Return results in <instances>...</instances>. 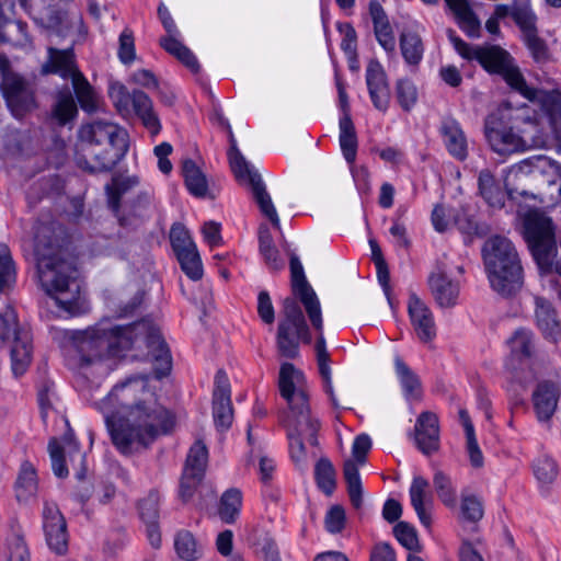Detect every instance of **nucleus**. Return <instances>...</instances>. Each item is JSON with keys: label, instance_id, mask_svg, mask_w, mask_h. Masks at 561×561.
Returning a JSON list of instances; mask_svg holds the SVG:
<instances>
[{"label": "nucleus", "instance_id": "nucleus-1", "mask_svg": "<svg viewBox=\"0 0 561 561\" xmlns=\"http://www.w3.org/2000/svg\"><path fill=\"white\" fill-rule=\"evenodd\" d=\"M112 397L128 410L126 417H107L113 444L123 454L133 453L136 446L148 447L175 426L174 414L158 403L153 393L138 378H128L114 386Z\"/></svg>", "mask_w": 561, "mask_h": 561}, {"label": "nucleus", "instance_id": "nucleus-2", "mask_svg": "<svg viewBox=\"0 0 561 561\" xmlns=\"http://www.w3.org/2000/svg\"><path fill=\"white\" fill-rule=\"evenodd\" d=\"M64 228L55 222L38 221L35 226L33 252L42 288L70 316L85 311L81 284L73 260L68 253Z\"/></svg>", "mask_w": 561, "mask_h": 561}, {"label": "nucleus", "instance_id": "nucleus-3", "mask_svg": "<svg viewBox=\"0 0 561 561\" xmlns=\"http://www.w3.org/2000/svg\"><path fill=\"white\" fill-rule=\"evenodd\" d=\"M305 375L290 363H284L279 369L278 388L280 396L286 400L289 412L283 419L287 428L289 451L295 462L306 458L304 439L310 445H318L320 422L311 415L309 394L304 387Z\"/></svg>", "mask_w": 561, "mask_h": 561}, {"label": "nucleus", "instance_id": "nucleus-4", "mask_svg": "<svg viewBox=\"0 0 561 561\" xmlns=\"http://www.w3.org/2000/svg\"><path fill=\"white\" fill-rule=\"evenodd\" d=\"M476 60L486 72L500 76L512 90L531 103L538 104L542 115L549 122L552 134H561V92L559 90L547 91L529 87L513 56L499 45L481 46L476 54Z\"/></svg>", "mask_w": 561, "mask_h": 561}, {"label": "nucleus", "instance_id": "nucleus-5", "mask_svg": "<svg viewBox=\"0 0 561 561\" xmlns=\"http://www.w3.org/2000/svg\"><path fill=\"white\" fill-rule=\"evenodd\" d=\"M482 259L491 288L500 296H515L524 285V268L513 242L490 237L482 247Z\"/></svg>", "mask_w": 561, "mask_h": 561}, {"label": "nucleus", "instance_id": "nucleus-6", "mask_svg": "<svg viewBox=\"0 0 561 561\" xmlns=\"http://www.w3.org/2000/svg\"><path fill=\"white\" fill-rule=\"evenodd\" d=\"M289 268L291 291L295 296L294 298H298L301 301L312 327L320 332L316 343V353L323 390L329 396L333 408L339 409L341 405L334 394L331 379L330 354L327 350L325 340L322 334V314L319 299L306 278L302 264L298 256H290Z\"/></svg>", "mask_w": 561, "mask_h": 561}, {"label": "nucleus", "instance_id": "nucleus-7", "mask_svg": "<svg viewBox=\"0 0 561 561\" xmlns=\"http://www.w3.org/2000/svg\"><path fill=\"white\" fill-rule=\"evenodd\" d=\"M114 341L110 343L111 348L118 351L130 350L139 336L145 337L148 348L147 358L153 363V374L157 379H162L172 368L170 350L162 339V335L150 321L141 320L126 327H114L111 330Z\"/></svg>", "mask_w": 561, "mask_h": 561}, {"label": "nucleus", "instance_id": "nucleus-8", "mask_svg": "<svg viewBox=\"0 0 561 561\" xmlns=\"http://www.w3.org/2000/svg\"><path fill=\"white\" fill-rule=\"evenodd\" d=\"M42 75H58L64 80L70 79L79 106L92 114L100 108V95L79 69L73 48L59 49L48 47L47 59L41 67Z\"/></svg>", "mask_w": 561, "mask_h": 561}, {"label": "nucleus", "instance_id": "nucleus-9", "mask_svg": "<svg viewBox=\"0 0 561 561\" xmlns=\"http://www.w3.org/2000/svg\"><path fill=\"white\" fill-rule=\"evenodd\" d=\"M524 237L540 271L552 272L558 254L556 228L552 219L539 210H530L524 218Z\"/></svg>", "mask_w": 561, "mask_h": 561}, {"label": "nucleus", "instance_id": "nucleus-10", "mask_svg": "<svg viewBox=\"0 0 561 561\" xmlns=\"http://www.w3.org/2000/svg\"><path fill=\"white\" fill-rule=\"evenodd\" d=\"M219 119L221 125L227 128L229 134L230 148L228 150V159L232 173L239 182H247L251 186L253 197L261 213L271 220L274 228L280 229L278 215L261 175L245 160L243 154L238 149L237 141L228 121L224 117H220Z\"/></svg>", "mask_w": 561, "mask_h": 561}, {"label": "nucleus", "instance_id": "nucleus-11", "mask_svg": "<svg viewBox=\"0 0 561 561\" xmlns=\"http://www.w3.org/2000/svg\"><path fill=\"white\" fill-rule=\"evenodd\" d=\"M311 333L296 298L286 297L276 332V347L279 356L295 359L299 355L300 343L310 344Z\"/></svg>", "mask_w": 561, "mask_h": 561}, {"label": "nucleus", "instance_id": "nucleus-12", "mask_svg": "<svg viewBox=\"0 0 561 561\" xmlns=\"http://www.w3.org/2000/svg\"><path fill=\"white\" fill-rule=\"evenodd\" d=\"M12 339L11 367L15 377L22 376L32 360V344L27 332L19 329L18 316L13 308L0 312V344Z\"/></svg>", "mask_w": 561, "mask_h": 561}, {"label": "nucleus", "instance_id": "nucleus-13", "mask_svg": "<svg viewBox=\"0 0 561 561\" xmlns=\"http://www.w3.org/2000/svg\"><path fill=\"white\" fill-rule=\"evenodd\" d=\"M510 175H513L515 181L530 178L541 186L556 187L558 197H561V164L550 158L536 156L523 160L511 168Z\"/></svg>", "mask_w": 561, "mask_h": 561}, {"label": "nucleus", "instance_id": "nucleus-14", "mask_svg": "<svg viewBox=\"0 0 561 561\" xmlns=\"http://www.w3.org/2000/svg\"><path fill=\"white\" fill-rule=\"evenodd\" d=\"M510 128L522 136V139L535 142L542 136L541 116L528 104L514 107L511 103H502L494 111Z\"/></svg>", "mask_w": 561, "mask_h": 561}, {"label": "nucleus", "instance_id": "nucleus-15", "mask_svg": "<svg viewBox=\"0 0 561 561\" xmlns=\"http://www.w3.org/2000/svg\"><path fill=\"white\" fill-rule=\"evenodd\" d=\"M484 136L490 148L500 156H510L528 148L527 140L522 139L503 119L495 113H490L484 119Z\"/></svg>", "mask_w": 561, "mask_h": 561}, {"label": "nucleus", "instance_id": "nucleus-16", "mask_svg": "<svg viewBox=\"0 0 561 561\" xmlns=\"http://www.w3.org/2000/svg\"><path fill=\"white\" fill-rule=\"evenodd\" d=\"M64 439L67 451L56 438H51L48 443L53 471L58 478H66L69 474L68 460L76 470L77 478L82 480L87 472L85 454L81 451L79 444L72 439V434L65 435Z\"/></svg>", "mask_w": 561, "mask_h": 561}, {"label": "nucleus", "instance_id": "nucleus-17", "mask_svg": "<svg viewBox=\"0 0 561 561\" xmlns=\"http://www.w3.org/2000/svg\"><path fill=\"white\" fill-rule=\"evenodd\" d=\"M158 16L167 31L168 35L160 38V46L170 55L175 57L183 66L193 73H198L201 65L193 51L180 42V32L172 19L168 8L160 3L158 7Z\"/></svg>", "mask_w": 561, "mask_h": 561}, {"label": "nucleus", "instance_id": "nucleus-18", "mask_svg": "<svg viewBox=\"0 0 561 561\" xmlns=\"http://www.w3.org/2000/svg\"><path fill=\"white\" fill-rule=\"evenodd\" d=\"M128 147L107 146L102 149L79 147L75 154L77 165L89 173L107 172L123 159Z\"/></svg>", "mask_w": 561, "mask_h": 561}, {"label": "nucleus", "instance_id": "nucleus-19", "mask_svg": "<svg viewBox=\"0 0 561 561\" xmlns=\"http://www.w3.org/2000/svg\"><path fill=\"white\" fill-rule=\"evenodd\" d=\"M79 138L81 140L80 147H128L126 142V133L117 125L102 121L83 125L79 130Z\"/></svg>", "mask_w": 561, "mask_h": 561}, {"label": "nucleus", "instance_id": "nucleus-20", "mask_svg": "<svg viewBox=\"0 0 561 561\" xmlns=\"http://www.w3.org/2000/svg\"><path fill=\"white\" fill-rule=\"evenodd\" d=\"M43 529L48 548L58 556L68 551V533L65 517L54 504L46 503L43 510Z\"/></svg>", "mask_w": 561, "mask_h": 561}, {"label": "nucleus", "instance_id": "nucleus-21", "mask_svg": "<svg viewBox=\"0 0 561 561\" xmlns=\"http://www.w3.org/2000/svg\"><path fill=\"white\" fill-rule=\"evenodd\" d=\"M230 394L231 391L227 375L224 370H218L213 391V419L216 428L220 432L228 431L233 421V408Z\"/></svg>", "mask_w": 561, "mask_h": 561}, {"label": "nucleus", "instance_id": "nucleus-22", "mask_svg": "<svg viewBox=\"0 0 561 561\" xmlns=\"http://www.w3.org/2000/svg\"><path fill=\"white\" fill-rule=\"evenodd\" d=\"M511 178L514 179L513 175L508 174L505 183L506 192H504L501 184L489 169L481 170L478 176L479 195L490 207L497 209L504 207L506 196L510 198H514V194L528 196V192L526 190H519L517 186L511 187Z\"/></svg>", "mask_w": 561, "mask_h": 561}, {"label": "nucleus", "instance_id": "nucleus-23", "mask_svg": "<svg viewBox=\"0 0 561 561\" xmlns=\"http://www.w3.org/2000/svg\"><path fill=\"white\" fill-rule=\"evenodd\" d=\"M1 90L8 105L16 113L30 111L35 106L34 91L31 84L19 75L4 76Z\"/></svg>", "mask_w": 561, "mask_h": 561}, {"label": "nucleus", "instance_id": "nucleus-24", "mask_svg": "<svg viewBox=\"0 0 561 561\" xmlns=\"http://www.w3.org/2000/svg\"><path fill=\"white\" fill-rule=\"evenodd\" d=\"M408 312L417 337L431 342L436 336L434 317L427 305L415 294H411L408 302Z\"/></svg>", "mask_w": 561, "mask_h": 561}, {"label": "nucleus", "instance_id": "nucleus-25", "mask_svg": "<svg viewBox=\"0 0 561 561\" xmlns=\"http://www.w3.org/2000/svg\"><path fill=\"white\" fill-rule=\"evenodd\" d=\"M430 290L436 304L442 308H450L457 304L459 284L450 279L443 266L437 265L427 278Z\"/></svg>", "mask_w": 561, "mask_h": 561}, {"label": "nucleus", "instance_id": "nucleus-26", "mask_svg": "<svg viewBox=\"0 0 561 561\" xmlns=\"http://www.w3.org/2000/svg\"><path fill=\"white\" fill-rule=\"evenodd\" d=\"M415 443L424 455H432L439 448L438 417L433 412H422L415 423Z\"/></svg>", "mask_w": 561, "mask_h": 561}, {"label": "nucleus", "instance_id": "nucleus-27", "mask_svg": "<svg viewBox=\"0 0 561 561\" xmlns=\"http://www.w3.org/2000/svg\"><path fill=\"white\" fill-rule=\"evenodd\" d=\"M560 399V389L553 381L543 380L537 383L531 400L539 422H548L553 416Z\"/></svg>", "mask_w": 561, "mask_h": 561}, {"label": "nucleus", "instance_id": "nucleus-28", "mask_svg": "<svg viewBox=\"0 0 561 561\" xmlns=\"http://www.w3.org/2000/svg\"><path fill=\"white\" fill-rule=\"evenodd\" d=\"M78 104L77 96L68 84L57 87L53 93L51 118L59 126H66L77 118L79 114Z\"/></svg>", "mask_w": 561, "mask_h": 561}, {"label": "nucleus", "instance_id": "nucleus-29", "mask_svg": "<svg viewBox=\"0 0 561 561\" xmlns=\"http://www.w3.org/2000/svg\"><path fill=\"white\" fill-rule=\"evenodd\" d=\"M159 504L160 494L156 490H151L147 496L141 499L138 503L139 516L146 524L148 540L154 549L161 546V534L158 523Z\"/></svg>", "mask_w": 561, "mask_h": 561}, {"label": "nucleus", "instance_id": "nucleus-30", "mask_svg": "<svg viewBox=\"0 0 561 561\" xmlns=\"http://www.w3.org/2000/svg\"><path fill=\"white\" fill-rule=\"evenodd\" d=\"M439 134L448 153L458 161H465L468 157V141L459 122L450 116L443 118Z\"/></svg>", "mask_w": 561, "mask_h": 561}, {"label": "nucleus", "instance_id": "nucleus-31", "mask_svg": "<svg viewBox=\"0 0 561 561\" xmlns=\"http://www.w3.org/2000/svg\"><path fill=\"white\" fill-rule=\"evenodd\" d=\"M139 178L136 175H118L112 179V183L105 186L107 195V204L118 222L123 227H128L131 221L128 216L121 215V206L123 196L134 187L138 186Z\"/></svg>", "mask_w": 561, "mask_h": 561}, {"label": "nucleus", "instance_id": "nucleus-32", "mask_svg": "<svg viewBox=\"0 0 561 561\" xmlns=\"http://www.w3.org/2000/svg\"><path fill=\"white\" fill-rule=\"evenodd\" d=\"M369 15L374 24V33L377 42L388 53L394 51L396 38L388 15L378 0H370Z\"/></svg>", "mask_w": 561, "mask_h": 561}, {"label": "nucleus", "instance_id": "nucleus-33", "mask_svg": "<svg viewBox=\"0 0 561 561\" xmlns=\"http://www.w3.org/2000/svg\"><path fill=\"white\" fill-rule=\"evenodd\" d=\"M459 27L470 37L480 35L481 23L468 0H444Z\"/></svg>", "mask_w": 561, "mask_h": 561}, {"label": "nucleus", "instance_id": "nucleus-34", "mask_svg": "<svg viewBox=\"0 0 561 561\" xmlns=\"http://www.w3.org/2000/svg\"><path fill=\"white\" fill-rule=\"evenodd\" d=\"M453 224L456 228L468 238L484 237L489 233L488 224L477 219L474 210L470 205H461L453 213Z\"/></svg>", "mask_w": 561, "mask_h": 561}, {"label": "nucleus", "instance_id": "nucleus-35", "mask_svg": "<svg viewBox=\"0 0 561 561\" xmlns=\"http://www.w3.org/2000/svg\"><path fill=\"white\" fill-rule=\"evenodd\" d=\"M535 316L537 325L541 330L542 334L547 339L557 342L561 336V328L552 305L545 298L537 297Z\"/></svg>", "mask_w": 561, "mask_h": 561}, {"label": "nucleus", "instance_id": "nucleus-36", "mask_svg": "<svg viewBox=\"0 0 561 561\" xmlns=\"http://www.w3.org/2000/svg\"><path fill=\"white\" fill-rule=\"evenodd\" d=\"M154 210L153 193L151 191H142L123 210L121 209V215L128 216L131 221L129 226H133L136 220L144 221L149 219Z\"/></svg>", "mask_w": 561, "mask_h": 561}, {"label": "nucleus", "instance_id": "nucleus-37", "mask_svg": "<svg viewBox=\"0 0 561 561\" xmlns=\"http://www.w3.org/2000/svg\"><path fill=\"white\" fill-rule=\"evenodd\" d=\"M340 147L344 159L348 164H353L357 154V135L351 115H342L339 122Z\"/></svg>", "mask_w": 561, "mask_h": 561}, {"label": "nucleus", "instance_id": "nucleus-38", "mask_svg": "<svg viewBox=\"0 0 561 561\" xmlns=\"http://www.w3.org/2000/svg\"><path fill=\"white\" fill-rule=\"evenodd\" d=\"M259 250L266 266L272 272H277L284 267V261L279 256V251L274 243L267 225H261L259 228Z\"/></svg>", "mask_w": 561, "mask_h": 561}, {"label": "nucleus", "instance_id": "nucleus-39", "mask_svg": "<svg viewBox=\"0 0 561 561\" xmlns=\"http://www.w3.org/2000/svg\"><path fill=\"white\" fill-rule=\"evenodd\" d=\"M182 174L188 192L195 197H205L208 184L205 174L192 159H186L182 164Z\"/></svg>", "mask_w": 561, "mask_h": 561}, {"label": "nucleus", "instance_id": "nucleus-40", "mask_svg": "<svg viewBox=\"0 0 561 561\" xmlns=\"http://www.w3.org/2000/svg\"><path fill=\"white\" fill-rule=\"evenodd\" d=\"M37 492V476L35 468L30 462L21 466L15 481V496L19 502H26Z\"/></svg>", "mask_w": 561, "mask_h": 561}, {"label": "nucleus", "instance_id": "nucleus-41", "mask_svg": "<svg viewBox=\"0 0 561 561\" xmlns=\"http://www.w3.org/2000/svg\"><path fill=\"white\" fill-rule=\"evenodd\" d=\"M428 486V481L421 476L414 477L410 486L411 504L415 510L421 523L425 527H430L432 524L431 514L425 510L424 506L425 494Z\"/></svg>", "mask_w": 561, "mask_h": 561}, {"label": "nucleus", "instance_id": "nucleus-42", "mask_svg": "<svg viewBox=\"0 0 561 561\" xmlns=\"http://www.w3.org/2000/svg\"><path fill=\"white\" fill-rule=\"evenodd\" d=\"M343 476L347 485L350 501L356 510H359L363 505V486L358 467L353 459L344 461Z\"/></svg>", "mask_w": 561, "mask_h": 561}, {"label": "nucleus", "instance_id": "nucleus-43", "mask_svg": "<svg viewBox=\"0 0 561 561\" xmlns=\"http://www.w3.org/2000/svg\"><path fill=\"white\" fill-rule=\"evenodd\" d=\"M394 366L405 397L419 399L422 392L419 376L399 356L394 358Z\"/></svg>", "mask_w": 561, "mask_h": 561}, {"label": "nucleus", "instance_id": "nucleus-44", "mask_svg": "<svg viewBox=\"0 0 561 561\" xmlns=\"http://www.w3.org/2000/svg\"><path fill=\"white\" fill-rule=\"evenodd\" d=\"M242 505V493L239 489L231 488L220 497L218 515L227 524H232L239 516Z\"/></svg>", "mask_w": 561, "mask_h": 561}, {"label": "nucleus", "instance_id": "nucleus-45", "mask_svg": "<svg viewBox=\"0 0 561 561\" xmlns=\"http://www.w3.org/2000/svg\"><path fill=\"white\" fill-rule=\"evenodd\" d=\"M314 480L319 490L332 495L336 489V471L329 458H320L314 466Z\"/></svg>", "mask_w": 561, "mask_h": 561}, {"label": "nucleus", "instance_id": "nucleus-46", "mask_svg": "<svg viewBox=\"0 0 561 561\" xmlns=\"http://www.w3.org/2000/svg\"><path fill=\"white\" fill-rule=\"evenodd\" d=\"M512 19L520 28L523 37L538 32L536 23L537 16L530 8L529 0H517L512 8Z\"/></svg>", "mask_w": 561, "mask_h": 561}, {"label": "nucleus", "instance_id": "nucleus-47", "mask_svg": "<svg viewBox=\"0 0 561 561\" xmlns=\"http://www.w3.org/2000/svg\"><path fill=\"white\" fill-rule=\"evenodd\" d=\"M400 48L404 61L411 66H417L424 53L423 42L416 33H402Z\"/></svg>", "mask_w": 561, "mask_h": 561}, {"label": "nucleus", "instance_id": "nucleus-48", "mask_svg": "<svg viewBox=\"0 0 561 561\" xmlns=\"http://www.w3.org/2000/svg\"><path fill=\"white\" fill-rule=\"evenodd\" d=\"M174 548L178 556L185 561H196L203 553L202 547L188 530H181L176 534Z\"/></svg>", "mask_w": 561, "mask_h": 561}, {"label": "nucleus", "instance_id": "nucleus-49", "mask_svg": "<svg viewBox=\"0 0 561 561\" xmlns=\"http://www.w3.org/2000/svg\"><path fill=\"white\" fill-rule=\"evenodd\" d=\"M16 282V267L7 244L0 243V294L11 289Z\"/></svg>", "mask_w": 561, "mask_h": 561}, {"label": "nucleus", "instance_id": "nucleus-50", "mask_svg": "<svg viewBox=\"0 0 561 561\" xmlns=\"http://www.w3.org/2000/svg\"><path fill=\"white\" fill-rule=\"evenodd\" d=\"M208 460V449L205 443L197 439L190 448L183 470L204 476Z\"/></svg>", "mask_w": 561, "mask_h": 561}, {"label": "nucleus", "instance_id": "nucleus-51", "mask_svg": "<svg viewBox=\"0 0 561 561\" xmlns=\"http://www.w3.org/2000/svg\"><path fill=\"white\" fill-rule=\"evenodd\" d=\"M507 343L512 354L519 358H530L534 354V334L528 330H516Z\"/></svg>", "mask_w": 561, "mask_h": 561}, {"label": "nucleus", "instance_id": "nucleus-52", "mask_svg": "<svg viewBox=\"0 0 561 561\" xmlns=\"http://www.w3.org/2000/svg\"><path fill=\"white\" fill-rule=\"evenodd\" d=\"M433 485L438 499L448 507H454L457 502L456 489L451 479L440 470H437L433 477Z\"/></svg>", "mask_w": 561, "mask_h": 561}, {"label": "nucleus", "instance_id": "nucleus-53", "mask_svg": "<svg viewBox=\"0 0 561 561\" xmlns=\"http://www.w3.org/2000/svg\"><path fill=\"white\" fill-rule=\"evenodd\" d=\"M523 41L536 64L545 65L551 61L550 49L546 41L538 35V32L523 37Z\"/></svg>", "mask_w": 561, "mask_h": 561}, {"label": "nucleus", "instance_id": "nucleus-54", "mask_svg": "<svg viewBox=\"0 0 561 561\" xmlns=\"http://www.w3.org/2000/svg\"><path fill=\"white\" fill-rule=\"evenodd\" d=\"M533 471L541 483H551L558 476V465L548 455L538 456L533 462Z\"/></svg>", "mask_w": 561, "mask_h": 561}, {"label": "nucleus", "instance_id": "nucleus-55", "mask_svg": "<svg viewBox=\"0 0 561 561\" xmlns=\"http://www.w3.org/2000/svg\"><path fill=\"white\" fill-rule=\"evenodd\" d=\"M170 241L175 255L196 249L188 230L180 222L171 227Z\"/></svg>", "mask_w": 561, "mask_h": 561}, {"label": "nucleus", "instance_id": "nucleus-56", "mask_svg": "<svg viewBox=\"0 0 561 561\" xmlns=\"http://www.w3.org/2000/svg\"><path fill=\"white\" fill-rule=\"evenodd\" d=\"M182 271L192 279L199 280L203 277V265L197 248L176 255Z\"/></svg>", "mask_w": 561, "mask_h": 561}, {"label": "nucleus", "instance_id": "nucleus-57", "mask_svg": "<svg viewBox=\"0 0 561 561\" xmlns=\"http://www.w3.org/2000/svg\"><path fill=\"white\" fill-rule=\"evenodd\" d=\"M396 96L401 108L410 112L417 101L415 84L410 79H399L396 83Z\"/></svg>", "mask_w": 561, "mask_h": 561}, {"label": "nucleus", "instance_id": "nucleus-58", "mask_svg": "<svg viewBox=\"0 0 561 561\" xmlns=\"http://www.w3.org/2000/svg\"><path fill=\"white\" fill-rule=\"evenodd\" d=\"M397 540L409 551H421V545L415 528L407 522H398L393 527Z\"/></svg>", "mask_w": 561, "mask_h": 561}, {"label": "nucleus", "instance_id": "nucleus-59", "mask_svg": "<svg viewBox=\"0 0 561 561\" xmlns=\"http://www.w3.org/2000/svg\"><path fill=\"white\" fill-rule=\"evenodd\" d=\"M118 59L124 65L131 64L136 58L135 37L130 28L126 27L118 38Z\"/></svg>", "mask_w": 561, "mask_h": 561}, {"label": "nucleus", "instance_id": "nucleus-60", "mask_svg": "<svg viewBox=\"0 0 561 561\" xmlns=\"http://www.w3.org/2000/svg\"><path fill=\"white\" fill-rule=\"evenodd\" d=\"M8 561H28L30 552L25 540L20 534H12L8 540Z\"/></svg>", "mask_w": 561, "mask_h": 561}, {"label": "nucleus", "instance_id": "nucleus-61", "mask_svg": "<svg viewBox=\"0 0 561 561\" xmlns=\"http://www.w3.org/2000/svg\"><path fill=\"white\" fill-rule=\"evenodd\" d=\"M110 98L121 114L129 113V106L133 104V91L129 92L122 83H115L110 89Z\"/></svg>", "mask_w": 561, "mask_h": 561}, {"label": "nucleus", "instance_id": "nucleus-62", "mask_svg": "<svg viewBox=\"0 0 561 561\" xmlns=\"http://www.w3.org/2000/svg\"><path fill=\"white\" fill-rule=\"evenodd\" d=\"M366 84L367 89L388 85V78L381 64L376 60H369L366 67Z\"/></svg>", "mask_w": 561, "mask_h": 561}, {"label": "nucleus", "instance_id": "nucleus-63", "mask_svg": "<svg viewBox=\"0 0 561 561\" xmlns=\"http://www.w3.org/2000/svg\"><path fill=\"white\" fill-rule=\"evenodd\" d=\"M462 516L472 523L480 520L483 517V504L476 495H468L462 497L461 502Z\"/></svg>", "mask_w": 561, "mask_h": 561}, {"label": "nucleus", "instance_id": "nucleus-64", "mask_svg": "<svg viewBox=\"0 0 561 561\" xmlns=\"http://www.w3.org/2000/svg\"><path fill=\"white\" fill-rule=\"evenodd\" d=\"M203 478L204 476L198 473L186 472L183 470L179 491V495L183 502H188L193 497Z\"/></svg>", "mask_w": 561, "mask_h": 561}]
</instances>
